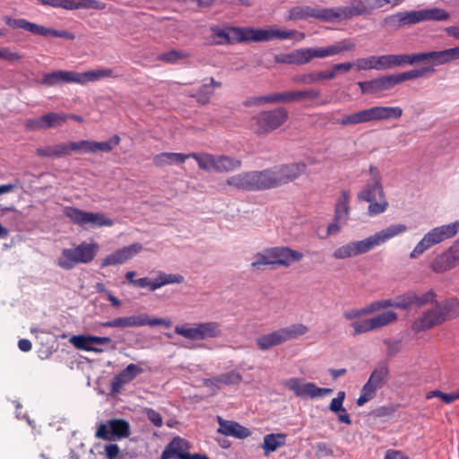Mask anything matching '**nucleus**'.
I'll use <instances>...</instances> for the list:
<instances>
[{
  "label": "nucleus",
  "instance_id": "obj_1",
  "mask_svg": "<svg viewBox=\"0 0 459 459\" xmlns=\"http://www.w3.org/2000/svg\"><path fill=\"white\" fill-rule=\"evenodd\" d=\"M406 230L407 227L403 224L391 225L365 239L351 241L339 247L334 250L333 256L335 259H346L365 254L390 238L405 232Z\"/></svg>",
  "mask_w": 459,
  "mask_h": 459
},
{
  "label": "nucleus",
  "instance_id": "obj_2",
  "mask_svg": "<svg viewBox=\"0 0 459 459\" xmlns=\"http://www.w3.org/2000/svg\"><path fill=\"white\" fill-rule=\"evenodd\" d=\"M229 44L234 42H266L275 38L286 39L295 38L302 40L305 38L303 32L294 30H283L278 29H253L240 27H228Z\"/></svg>",
  "mask_w": 459,
  "mask_h": 459
},
{
  "label": "nucleus",
  "instance_id": "obj_3",
  "mask_svg": "<svg viewBox=\"0 0 459 459\" xmlns=\"http://www.w3.org/2000/svg\"><path fill=\"white\" fill-rule=\"evenodd\" d=\"M368 315H371L368 304L361 308H352L343 312V317L351 321L353 334H362L383 328L394 323L398 318L395 312L388 310L368 319L357 320L359 317Z\"/></svg>",
  "mask_w": 459,
  "mask_h": 459
},
{
  "label": "nucleus",
  "instance_id": "obj_4",
  "mask_svg": "<svg viewBox=\"0 0 459 459\" xmlns=\"http://www.w3.org/2000/svg\"><path fill=\"white\" fill-rule=\"evenodd\" d=\"M403 108L390 106H373L345 115L339 120L342 126H353L376 121L399 119L403 116Z\"/></svg>",
  "mask_w": 459,
  "mask_h": 459
},
{
  "label": "nucleus",
  "instance_id": "obj_5",
  "mask_svg": "<svg viewBox=\"0 0 459 459\" xmlns=\"http://www.w3.org/2000/svg\"><path fill=\"white\" fill-rule=\"evenodd\" d=\"M459 315V302L449 299L437 303L431 309L427 310L420 317L415 320L412 328L416 332H422L446 320L453 319Z\"/></svg>",
  "mask_w": 459,
  "mask_h": 459
},
{
  "label": "nucleus",
  "instance_id": "obj_6",
  "mask_svg": "<svg viewBox=\"0 0 459 459\" xmlns=\"http://www.w3.org/2000/svg\"><path fill=\"white\" fill-rule=\"evenodd\" d=\"M303 254L288 247H275L266 248L256 253L252 259L251 266L259 269L264 265H281L289 267L292 263L300 262Z\"/></svg>",
  "mask_w": 459,
  "mask_h": 459
},
{
  "label": "nucleus",
  "instance_id": "obj_7",
  "mask_svg": "<svg viewBox=\"0 0 459 459\" xmlns=\"http://www.w3.org/2000/svg\"><path fill=\"white\" fill-rule=\"evenodd\" d=\"M100 246L96 242H82L72 248L62 250L57 264L64 270H71L78 264H90L97 255Z\"/></svg>",
  "mask_w": 459,
  "mask_h": 459
},
{
  "label": "nucleus",
  "instance_id": "obj_8",
  "mask_svg": "<svg viewBox=\"0 0 459 459\" xmlns=\"http://www.w3.org/2000/svg\"><path fill=\"white\" fill-rule=\"evenodd\" d=\"M459 59V47L440 51L420 52L398 55L399 67L404 65H413L421 62H431L434 65H442Z\"/></svg>",
  "mask_w": 459,
  "mask_h": 459
},
{
  "label": "nucleus",
  "instance_id": "obj_9",
  "mask_svg": "<svg viewBox=\"0 0 459 459\" xmlns=\"http://www.w3.org/2000/svg\"><path fill=\"white\" fill-rule=\"evenodd\" d=\"M289 118V112L283 107L263 110L252 117L251 128L257 135H266L281 126Z\"/></svg>",
  "mask_w": 459,
  "mask_h": 459
},
{
  "label": "nucleus",
  "instance_id": "obj_10",
  "mask_svg": "<svg viewBox=\"0 0 459 459\" xmlns=\"http://www.w3.org/2000/svg\"><path fill=\"white\" fill-rule=\"evenodd\" d=\"M307 332L308 327L307 325L303 324H293L286 327L279 328L272 333L263 334L256 338L255 342L261 351H267L274 346L302 336Z\"/></svg>",
  "mask_w": 459,
  "mask_h": 459
},
{
  "label": "nucleus",
  "instance_id": "obj_11",
  "mask_svg": "<svg viewBox=\"0 0 459 459\" xmlns=\"http://www.w3.org/2000/svg\"><path fill=\"white\" fill-rule=\"evenodd\" d=\"M459 231V221L450 224L442 225L434 228L424 235L422 239L416 245L411 252L410 257L415 259L421 255L427 249L434 245L453 238Z\"/></svg>",
  "mask_w": 459,
  "mask_h": 459
},
{
  "label": "nucleus",
  "instance_id": "obj_12",
  "mask_svg": "<svg viewBox=\"0 0 459 459\" xmlns=\"http://www.w3.org/2000/svg\"><path fill=\"white\" fill-rule=\"evenodd\" d=\"M305 163H290L265 169L268 189L288 184L305 173Z\"/></svg>",
  "mask_w": 459,
  "mask_h": 459
},
{
  "label": "nucleus",
  "instance_id": "obj_13",
  "mask_svg": "<svg viewBox=\"0 0 459 459\" xmlns=\"http://www.w3.org/2000/svg\"><path fill=\"white\" fill-rule=\"evenodd\" d=\"M226 184L238 190L262 191L268 189L265 169L245 171L229 177Z\"/></svg>",
  "mask_w": 459,
  "mask_h": 459
},
{
  "label": "nucleus",
  "instance_id": "obj_14",
  "mask_svg": "<svg viewBox=\"0 0 459 459\" xmlns=\"http://www.w3.org/2000/svg\"><path fill=\"white\" fill-rule=\"evenodd\" d=\"M358 199L369 203L368 214L375 216L384 212L388 207V202L385 198L381 178L377 176L375 182L368 184L361 191L358 193Z\"/></svg>",
  "mask_w": 459,
  "mask_h": 459
},
{
  "label": "nucleus",
  "instance_id": "obj_15",
  "mask_svg": "<svg viewBox=\"0 0 459 459\" xmlns=\"http://www.w3.org/2000/svg\"><path fill=\"white\" fill-rule=\"evenodd\" d=\"M172 322L170 319L166 318H150L147 314L142 313L138 315H132L129 316H120L113 318L112 320L106 321L100 324L103 327L111 328H128L139 327L143 325L156 326L162 325L167 328L170 327Z\"/></svg>",
  "mask_w": 459,
  "mask_h": 459
},
{
  "label": "nucleus",
  "instance_id": "obj_16",
  "mask_svg": "<svg viewBox=\"0 0 459 459\" xmlns=\"http://www.w3.org/2000/svg\"><path fill=\"white\" fill-rule=\"evenodd\" d=\"M64 213L74 223L82 227L90 225L93 228H100L103 226L110 227L114 224L111 219L107 218L100 212H85L78 208L68 206L65 208Z\"/></svg>",
  "mask_w": 459,
  "mask_h": 459
},
{
  "label": "nucleus",
  "instance_id": "obj_17",
  "mask_svg": "<svg viewBox=\"0 0 459 459\" xmlns=\"http://www.w3.org/2000/svg\"><path fill=\"white\" fill-rule=\"evenodd\" d=\"M6 23L14 29H23L34 35H41L45 37H56L66 39H74V34L65 30H55L52 28H47L33 22H30L25 19H8Z\"/></svg>",
  "mask_w": 459,
  "mask_h": 459
},
{
  "label": "nucleus",
  "instance_id": "obj_18",
  "mask_svg": "<svg viewBox=\"0 0 459 459\" xmlns=\"http://www.w3.org/2000/svg\"><path fill=\"white\" fill-rule=\"evenodd\" d=\"M130 435L129 423L122 419H112L99 425L95 437L97 438L114 441L127 437Z\"/></svg>",
  "mask_w": 459,
  "mask_h": 459
},
{
  "label": "nucleus",
  "instance_id": "obj_19",
  "mask_svg": "<svg viewBox=\"0 0 459 459\" xmlns=\"http://www.w3.org/2000/svg\"><path fill=\"white\" fill-rule=\"evenodd\" d=\"M283 385L299 397L315 399L329 395L333 392L331 388L318 387L314 383L304 382L295 377L285 380Z\"/></svg>",
  "mask_w": 459,
  "mask_h": 459
},
{
  "label": "nucleus",
  "instance_id": "obj_20",
  "mask_svg": "<svg viewBox=\"0 0 459 459\" xmlns=\"http://www.w3.org/2000/svg\"><path fill=\"white\" fill-rule=\"evenodd\" d=\"M401 21L404 25H411L424 21H446L448 13L440 8L423 9L411 12H401Z\"/></svg>",
  "mask_w": 459,
  "mask_h": 459
},
{
  "label": "nucleus",
  "instance_id": "obj_21",
  "mask_svg": "<svg viewBox=\"0 0 459 459\" xmlns=\"http://www.w3.org/2000/svg\"><path fill=\"white\" fill-rule=\"evenodd\" d=\"M189 447L186 439L176 437L166 446L160 459H208L206 455L190 454Z\"/></svg>",
  "mask_w": 459,
  "mask_h": 459
},
{
  "label": "nucleus",
  "instance_id": "obj_22",
  "mask_svg": "<svg viewBox=\"0 0 459 459\" xmlns=\"http://www.w3.org/2000/svg\"><path fill=\"white\" fill-rule=\"evenodd\" d=\"M459 264V240H456L444 253L438 255L431 263L430 267L435 273L449 271Z\"/></svg>",
  "mask_w": 459,
  "mask_h": 459
},
{
  "label": "nucleus",
  "instance_id": "obj_23",
  "mask_svg": "<svg viewBox=\"0 0 459 459\" xmlns=\"http://www.w3.org/2000/svg\"><path fill=\"white\" fill-rule=\"evenodd\" d=\"M69 342L78 350L101 353L104 351L101 346L112 343V339L110 337L80 334L73 335Z\"/></svg>",
  "mask_w": 459,
  "mask_h": 459
},
{
  "label": "nucleus",
  "instance_id": "obj_24",
  "mask_svg": "<svg viewBox=\"0 0 459 459\" xmlns=\"http://www.w3.org/2000/svg\"><path fill=\"white\" fill-rule=\"evenodd\" d=\"M143 249L140 243H134L130 246L124 247L107 255L100 264L102 268L117 265L126 263L135 255L139 254Z\"/></svg>",
  "mask_w": 459,
  "mask_h": 459
},
{
  "label": "nucleus",
  "instance_id": "obj_25",
  "mask_svg": "<svg viewBox=\"0 0 459 459\" xmlns=\"http://www.w3.org/2000/svg\"><path fill=\"white\" fill-rule=\"evenodd\" d=\"M359 87L363 94H377L391 90L396 83L394 74L383 75L370 81L359 82Z\"/></svg>",
  "mask_w": 459,
  "mask_h": 459
},
{
  "label": "nucleus",
  "instance_id": "obj_26",
  "mask_svg": "<svg viewBox=\"0 0 459 459\" xmlns=\"http://www.w3.org/2000/svg\"><path fill=\"white\" fill-rule=\"evenodd\" d=\"M216 419L219 424L217 432L220 434L238 439H244L251 435V431L247 428L236 421L224 420L221 416H217Z\"/></svg>",
  "mask_w": 459,
  "mask_h": 459
},
{
  "label": "nucleus",
  "instance_id": "obj_27",
  "mask_svg": "<svg viewBox=\"0 0 459 459\" xmlns=\"http://www.w3.org/2000/svg\"><path fill=\"white\" fill-rule=\"evenodd\" d=\"M143 369L135 364H129L119 374L114 377L111 382V389L115 393L120 392L124 385L133 381Z\"/></svg>",
  "mask_w": 459,
  "mask_h": 459
},
{
  "label": "nucleus",
  "instance_id": "obj_28",
  "mask_svg": "<svg viewBox=\"0 0 459 459\" xmlns=\"http://www.w3.org/2000/svg\"><path fill=\"white\" fill-rule=\"evenodd\" d=\"M41 83L48 87L60 85L62 83H76V72L56 70L44 74Z\"/></svg>",
  "mask_w": 459,
  "mask_h": 459
},
{
  "label": "nucleus",
  "instance_id": "obj_29",
  "mask_svg": "<svg viewBox=\"0 0 459 459\" xmlns=\"http://www.w3.org/2000/svg\"><path fill=\"white\" fill-rule=\"evenodd\" d=\"M191 159H194L200 169L207 172L219 173L220 155H213L207 152H191Z\"/></svg>",
  "mask_w": 459,
  "mask_h": 459
},
{
  "label": "nucleus",
  "instance_id": "obj_30",
  "mask_svg": "<svg viewBox=\"0 0 459 459\" xmlns=\"http://www.w3.org/2000/svg\"><path fill=\"white\" fill-rule=\"evenodd\" d=\"M190 153L184 154L178 152H162L153 157L152 162L156 167L164 168L167 166L183 164L187 159H190Z\"/></svg>",
  "mask_w": 459,
  "mask_h": 459
},
{
  "label": "nucleus",
  "instance_id": "obj_31",
  "mask_svg": "<svg viewBox=\"0 0 459 459\" xmlns=\"http://www.w3.org/2000/svg\"><path fill=\"white\" fill-rule=\"evenodd\" d=\"M109 77H116L113 70L110 68H100L83 73L76 72V83L83 85L90 82H96Z\"/></svg>",
  "mask_w": 459,
  "mask_h": 459
},
{
  "label": "nucleus",
  "instance_id": "obj_32",
  "mask_svg": "<svg viewBox=\"0 0 459 459\" xmlns=\"http://www.w3.org/2000/svg\"><path fill=\"white\" fill-rule=\"evenodd\" d=\"M283 94L285 103L307 100L313 101L321 97V91L314 88H309L301 91H285L283 92Z\"/></svg>",
  "mask_w": 459,
  "mask_h": 459
},
{
  "label": "nucleus",
  "instance_id": "obj_33",
  "mask_svg": "<svg viewBox=\"0 0 459 459\" xmlns=\"http://www.w3.org/2000/svg\"><path fill=\"white\" fill-rule=\"evenodd\" d=\"M221 83L220 82H216L213 78L210 79V83L203 84L200 89L195 92L191 93L190 96L192 98L196 99V100L202 104L205 105L209 103L210 99L213 96L214 91L213 88H220Z\"/></svg>",
  "mask_w": 459,
  "mask_h": 459
},
{
  "label": "nucleus",
  "instance_id": "obj_34",
  "mask_svg": "<svg viewBox=\"0 0 459 459\" xmlns=\"http://www.w3.org/2000/svg\"><path fill=\"white\" fill-rule=\"evenodd\" d=\"M315 48H301L288 55L284 60L287 64L305 65L316 58Z\"/></svg>",
  "mask_w": 459,
  "mask_h": 459
},
{
  "label": "nucleus",
  "instance_id": "obj_35",
  "mask_svg": "<svg viewBox=\"0 0 459 459\" xmlns=\"http://www.w3.org/2000/svg\"><path fill=\"white\" fill-rule=\"evenodd\" d=\"M349 199L350 195L347 191H342L337 200L335 206V221L341 224L346 223L349 216Z\"/></svg>",
  "mask_w": 459,
  "mask_h": 459
},
{
  "label": "nucleus",
  "instance_id": "obj_36",
  "mask_svg": "<svg viewBox=\"0 0 459 459\" xmlns=\"http://www.w3.org/2000/svg\"><path fill=\"white\" fill-rule=\"evenodd\" d=\"M286 442V435L282 433L268 434L264 437L263 448L264 455H268L270 452L275 451L277 448L283 446Z\"/></svg>",
  "mask_w": 459,
  "mask_h": 459
},
{
  "label": "nucleus",
  "instance_id": "obj_37",
  "mask_svg": "<svg viewBox=\"0 0 459 459\" xmlns=\"http://www.w3.org/2000/svg\"><path fill=\"white\" fill-rule=\"evenodd\" d=\"M241 381L242 376L238 372L232 370L230 372L221 374L218 377H214L213 379L205 380V385H209L210 384L217 383L225 385H237Z\"/></svg>",
  "mask_w": 459,
  "mask_h": 459
},
{
  "label": "nucleus",
  "instance_id": "obj_38",
  "mask_svg": "<svg viewBox=\"0 0 459 459\" xmlns=\"http://www.w3.org/2000/svg\"><path fill=\"white\" fill-rule=\"evenodd\" d=\"M198 324L201 340H204L207 338H217L221 335V327L218 322L210 321Z\"/></svg>",
  "mask_w": 459,
  "mask_h": 459
},
{
  "label": "nucleus",
  "instance_id": "obj_39",
  "mask_svg": "<svg viewBox=\"0 0 459 459\" xmlns=\"http://www.w3.org/2000/svg\"><path fill=\"white\" fill-rule=\"evenodd\" d=\"M309 17L314 18V7L308 5H297L288 11L286 17L289 21L304 20Z\"/></svg>",
  "mask_w": 459,
  "mask_h": 459
},
{
  "label": "nucleus",
  "instance_id": "obj_40",
  "mask_svg": "<svg viewBox=\"0 0 459 459\" xmlns=\"http://www.w3.org/2000/svg\"><path fill=\"white\" fill-rule=\"evenodd\" d=\"M434 68L432 66H425L420 69H413L398 74H394L396 83L399 84L406 80H412L424 76L428 73H433Z\"/></svg>",
  "mask_w": 459,
  "mask_h": 459
},
{
  "label": "nucleus",
  "instance_id": "obj_41",
  "mask_svg": "<svg viewBox=\"0 0 459 459\" xmlns=\"http://www.w3.org/2000/svg\"><path fill=\"white\" fill-rule=\"evenodd\" d=\"M185 282V277L180 273H166L161 271L157 273L156 287L160 288L168 284H182Z\"/></svg>",
  "mask_w": 459,
  "mask_h": 459
},
{
  "label": "nucleus",
  "instance_id": "obj_42",
  "mask_svg": "<svg viewBox=\"0 0 459 459\" xmlns=\"http://www.w3.org/2000/svg\"><path fill=\"white\" fill-rule=\"evenodd\" d=\"M388 372L387 366L381 364L373 370L368 381L375 386L381 388L386 382Z\"/></svg>",
  "mask_w": 459,
  "mask_h": 459
},
{
  "label": "nucleus",
  "instance_id": "obj_43",
  "mask_svg": "<svg viewBox=\"0 0 459 459\" xmlns=\"http://www.w3.org/2000/svg\"><path fill=\"white\" fill-rule=\"evenodd\" d=\"M241 161L226 155H220L219 173H229L240 169Z\"/></svg>",
  "mask_w": 459,
  "mask_h": 459
},
{
  "label": "nucleus",
  "instance_id": "obj_44",
  "mask_svg": "<svg viewBox=\"0 0 459 459\" xmlns=\"http://www.w3.org/2000/svg\"><path fill=\"white\" fill-rule=\"evenodd\" d=\"M175 333L180 336H183L189 340L201 341L199 324L196 323L193 327H187L186 325H176Z\"/></svg>",
  "mask_w": 459,
  "mask_h": 459
},
{
  "label": "nucleus",
  "instance_id": "obj_45",
  "mask_svg": "<svg viewBox=\"0 0 459 459\" xmlns=\"http://www.w3.org/2000/svg\"><path fill=\"white\" fill-rule=\"evenodd\" d=\"M292 82L295 83L306 85L318 83L322 82L321 71L303 74H296L292 77Z\"/></svg>",
  "mask_w": 459,
  "mask_h": 459
},
{
  "label": "nucleus",
  "instance_id": "obj_46",
  "mask_svg": "<svg viewBox=\"0 0 459 459\" xmlns=\"http://www.w3.org/2000/svg\"><path fill=\"white\" fill-rule=\"evenodd\" d=\"M377 70H388L399 67L398 55L377 56Z\"/></svg>",
  "mask_w": 459,
  "mask_h": 459
},
{
  "label": "nucleus",
  "instance_id": "obj_47",
  "mask_svg": "<svg viewBox=\"0 0 459 459\" xmlns=\"http://www.w3.org/2000/svg\"><path fill=\"white\" fill-rule=\"evenodd\" d=\"M107 4L99 0H74L73 10L94 9L104 10Z\"/></svg>",
  "mask_w": 459,
  "mask_h": 459
},
{
  "label": "nucleus",
  "instance_id": "obj_48",
  "mask_svg": "<svg viewBox=\"0 0 459 459\" xmlns=\"http://www.w3.org/2000/svg\"><path fill=\"white\" fill-rule=\"evenodd\" d=\"M378 389L379 388L377 386H375L374 385L368 381L362 387L360 396L357 400V404L359 406H362L367 402L372 400L375 397L376 392Z\"/></svg>",
  "mask_w": 459,
  "mask_h": 459
},
{
  "label": "nucleus",
  "instance_id": "obj_49",
  "mask_svg": "<svg viewBox=\"0 0 459 459\" xmlns=\"http://www.w3.org/2000/svg\"><path fill=\"white\" fill-rule=\"evenodd\" d=\"M189 55L185 51L171 49L158 56V60L166 63H176L178 60L186 58Z\"/></svg>",
  "mask_w": 459,
  "mask_h": 459
},
{
  "label": "nucleus",
  "instance_id": "obj_50",
  "mask_svg": "<svg viewBox=\"0 0 459 459\" xmlns=\"http://www.w3.org/2000/svg\"><path fill=\"white\" fill-rule=\"evenodd\" d=\"M46 129L57 126L65 122L68 116L58 113H48L43 115Z\"/></svg>",
  "mask_w": 459,
  "mask_h": 459
},
{
  "label": "nucleus",
  "instance_id": "obj_51",
  "mask_svg": "<svg viewBox=\"0 0 459 459\" xmlns=\"http://www.w3.org/2000/svg\"><path fill=\"white\" fill-rule=\"evenodd\" d=\"M314 18L319 19L326 22H332L336 21L335 7L314 8Z\"/></svg>",
  "mask_w": 459,
  "mask_h": 459
},
{
  "label": "nucleus",
  "instance_id": "obj_52",
  "mask_svg": "<svg viewBox=\"0 0 459 459\" xmlns=\"http://www.w3.org/2000/svg\"><path fill=\"white\" fill-rule=\"evenodd\" d=\"M354 66L358 71L360 70H377V56L358 58L354 61Z\"/></svg>",
  "mask_w": 459,
  "mask_h": 459
},
{
  "label": "nucleus",
  "instance_id": "obj_53",
  "mask_svg": "<svg viewBox=\"0 0 459 459\" xmlns=\"http://www.w3.org/2000/svg\"><path fill=\"white\" fill-rule=\"evenodd\" d=\"M69 149H72V152L76 153H91L92 150L91 147V141L89 140H82L79 142H70Z\"/></svg>",
  "mask_w": 459,
  "mask_h": 459
},
{
  "label": "nucleus",
  "instance_id": "obj_54",
  "mask_svg": "<svg viewBox=\"0 0 459 459\" xmlns=\"http://www.w3.org/2000/svg\"><path fill=\"white\" fill-rule=\"evenodd\" d=\"M368 307L370 309L371 315H373V314H375L382 309L387 308V307H394L395 308V304H394V300L389 299H381V300H377V301L369 303Z\"/></svg>",
  "mask_w": 459,
  "mask_h": 459
},
{
  "label": "nucleus",
  "instance_id": "obj_55",
  "mask_svg": "<svg viewBox=\"0 0 459 459\" xmlns=\"http://www.w3.org/2000/svg\"><path fill=\"white\" fill-rule=\"evenodd\" d=\"M345 399V392L339 391L337 396L333 398L329 405V409L331 411L334 413H338L339 411H344V407L342 406L343 401Z\"/></svg>",
  "mask_w": 459,
  "mask_h": 459
},
{
  "label": "nucleus",
  "instance_id": "obj_56",
  "mask_svg": "<svg viewBox=\"0 0 459 459\" xmlns=\"http://www.w3.org/2000/svg\"><path fill=\"white\" fill-rule=\"evenodd\" d=\"M315 50L316 58H325L327 56L339 55L336 43L325 48H315Z\"/></svg>",
  "mask_w": 459,
  "mask_h": 459
},
{
  "label": "nucleus",
  "instance_id": "obj_57",
  "mask_svg": "<svg viewBox=\"0 0 459 459\" xmlns=\"http://www.w3.org/2000/svg\"><path fill=\"white\" fill-rule=\"evenodd\" d=\"M45 122L43 116L36 118L28 119L25 122V127L30 131L45 130Z\"/></svg>",
  "mask_w": 459,
  "mask_h": 459
},
{
  "label": "nucleus",
  "instance_id": "obj_58",
  "mask_svg": "<svg viewBox=\"0 0 459 459\" xmlns=\"http://www.w3.org/2000/svg\"><path fill=\"white\" fill-rule=\"evenodd\" d=\"M157 284V277L154 280H151L148 277H143L135 280V281H133V285L140 287V288H149L150 290L154 291L158 287H156Z\"/></svg>",
  "mask_w": 459,
  "mask_h": 459
},
{
  "label": "nucleus",
  "instance_id": "obj_59",
  "mask_svg": "<svg viewBox=\"0 0 459 459\" xmlns=\"http://www.w3.org/2000/svg\"><path fill=\"white\" fill-rule=\"evenodd\" d=\"M434 397L440 398L446 403H451L455 401V397H454L453 394H445L439 390H433V391L429 392L426 394L427 399H431Z\"/></svg>",
  "mask_w": 459,
  "mask_h": 459
},
{
  "label": "nucleus",
  "instance_id": "obj_60",
  "mask_svg": "<svg viewBox=\"0 0 459 459\" xmlns=\"http://www.w3.org/2000/svg\"><path fill=\"white\" fill-rule=\"evenodd\" d=\"M349 7L352 13V17L363 15L368 13L367 5L362 1H356Z\"/></svg>",
  "mask_w": 459,
  "mask_h": 459
},
{
  "label": "nucleus",
  "instance_id": "obj_61",
  "mask_svg": "<svg viewBox=\"0 0 459 459\" xmlns=\"http://www.w3.org/2000/svg\"><path fill=\"white\" fill-rule=\"evenodd\" d=\"M402 15L401 13L387 16L385 18L383 22L384 26H389L393 28H399L403 26L401 21Z\"/></svg>",
  "mask_w": 459,
  "mask_h": 459
},
{
  "label": "nucleus",
  "instance_id": "obj_62",
  "mask_svg": "<svg viewBox=\"0 0 459 459\" xmlns=\"http://www.w3.org/2000/svg\"><path fill=\"white\" fill-rule=\"evenodd\" d=\"M91 150H92L91 153H96V152H109L112 151L111 145L108 143V141H107V142L91 141Z\"/></svg>",
  "mask_w": 459,
  "mask_h": 459
},
{
  "label": "nucleus",
  "instance_id": "obj_63",
  "mask_svg": "<svg viewBox=\"0 0 459 459\" xmlns=\"http://www.w3.org/2000/svg\"><path fill=\"white\" fill-rule=\"evenodd\" d=\"M0 59L10 61V62H16L21 59V56L16 52L11 51L7 48H0Z\"/></svg>",
  "mask_w": 459,
  "mask_h": 459
},
{
  "label": "nucleus",
  "instance_id": "obj_64",
  "mask_svg": "<svg viewBox=\"0 0 459 459\" xmlns=\"http://www.w3.org/2000/svg\"><path fill=\"white\" fill-rule=\"evenodd\" d=\"M211 30L216 37L220 39V40L217 42L218 44H229L228 28L221 29L218 26H215L212 27Z\"/></svg>",
  "mask_w": 459,
  "mask_h": 459
}]
</instances>
